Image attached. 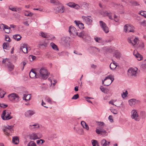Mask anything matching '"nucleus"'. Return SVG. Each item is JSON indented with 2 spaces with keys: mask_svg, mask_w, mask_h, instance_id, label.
Here are the masks:
<instances>
[{
  "mask_svg": "<svg viewBox=\"0 0 146 146\" xmlns=\"http://www.w3.org/2000/svg\"><path fill=\"white\" fill-rule=\"evenodd\" d=\"M30 94H24L23 96V100L25 101H28L30 100Z\"/></svg>",
  "mask_w": 146,
  "mask_h": 146,
  "instance_id": "obj_27",
  "label": "nucleus"
},
{
  "mask_svg": "<svg viewBox=\"0 0 146 146\" xmlns=\"http://www.w3.org/2000/svg\"><path fill=\"white\" fill-rule=\"evenodd\" d=\"M131 117L132 119L136 121H139V115L137 112L135 110H133L131 112Z\"/></svg>",
  "mask_w": 146,
  "mask_h": 146,
  "instance_id": "obj_11",
  "label": "nucleus"
},
{
  "mask_svg": "<svg viewBox=\"0 0 146 146\" xmlns=\"http://www.w3.org/2000/svg\"><path fill=\"white\" fill-rule=\"evenodd\" d=\"M24 24L26 25L27 26H29V24L28 23V22L26 21L23 23Z\"/></svg>",
  "mask_w": 146,
  "mask_h": 146,
  "instance_id": "obj_64",
  "label": "nucleus"
},
{
  "mask_svg": "<svg viewBox=\"0 0 146 146\" xmlns=\"http://www.w3.org/2000/svg\"><path fill=\"white\" fill-rule=\"evenodd\" d=\"M3 46L4 49H8L9 45L8 43H4L3 44Z\"/></svg>",
  "mask_w": 146,
  "mask_h": 146,
  "instance_id": "obj_37",
  "label": "nucleus"
},
{
  "mask_svg": "<svg viewBox=\"0 0 146 146\" xmlns=\"http://www.w3.org/2000/svg\"><path fill=\"white\" fill-rule=\"evenodd\" d=\"M6 94L5 92L0 88V96L1 98L4 97V95Z\"/></svg>",
  "mask_w": 146,
  "mask_h": 146,
  "instance_id": "obj_33",
  "label": "nucleus"
},
{
  "mask_svg": "<svg viewBox=\"0 0 146 146\" xmlns=\"http://www.w3.org/2000/svg\"><path fill=\"white\" fill-rule=\"evenodd\" d=\"M68 31L70 35H74L76 33V28L73 26L69 27Z\"/></svg>",
  "mask_w": 146,
  "mask_h": 146,
  "instance_id": "obj_13",
  "label": "nucleus"
},
{
  "mask_svg": "<svg viewBox=\"0 0 146 146\" xmlns=\"http://www.w3.org/2000/svg\"><path fill=\"white\" fill-rule=\"evenodd\" d=\"M98 126L97 127L96 130V133L98 134L102 135H105L107 133L106 130L103 129L104 126V123L103 122H98Z\"/></svg>",
  "mask_w": 146,
  "mask_h": 146,
  "instance_id": "obj_1",
  "label": "nucleus"
},
{
  "mask_svg": "<svg viewBox=\"0 0 146 146\" xmlns=\"http://www.w3.org/2000/svg\"><path fill=\"white\" fill-rule=\"evenodd\" d=\"M56 10L58 12L60 13L64 12V11L65 10L64 8L62 6L57 7Z\"/></svg>",
  "mask_w": 146,
  "mask_h": 146,
  "instance_id": "obj_23",
  "label": "nucleus"
},
{
  "mask_svg": "<svg viewBox=\"0 0 146 146\" xmlns=\"http://www.w3.org/2000/svg\"><path fill=\"white\" fill-rule=\"evenodd\" d=\"M135 50L133 53V54L135 56V57L137 58L138 60H141L143 58V57L139 54L137 53L135 54Z\"/></svg>",
  "mask_w": 146,
  "mask_h": 146,
  "instance_id": "obj_24",
  "label": "nucleus"
},
{
  "mask_svg": "<svg viewBox=\"0 0 146 146\" xmlns=\"http://www.w3.org/2000/svg\"><path fill=\"white\" fill-rule=\"evenodd\" d=\"M84 24L80 22L79 23L78 27L80 29H82L84 28Z\"/></svg>",
  "mask_w": 146,
  "mask_h": 146,
  "instance_id": "obj_46",
  "label": "nucleus"
},
{
  "mask_svg": "<svg viewBox=\"0 0 146 146\" xmlns=\"http://www.w3.org/2000/svg\"><path fill=\"white\" fill-rule=\"evenodd\" d=\"M79 95L78 94L74 95L72 98V99H77L79 98Z\"/></svg>",
  "mask_w": 146,
  "mask_h": 146,
  "instance_id": "obj_49",
  "label": "nucleus"
},
{
  "mask_svg": "<svg viewBox=\"0 0 146 146\" xmlns=\"http://www.w3.org/2000/svg\"><path fill=\"white\" fill-rule=\"evenodd\" d=\"M94 39L96 41V42L100 43L101 41V38H100L96 36H95L94 38Z\"/></svg>",
  "mask_w": 146,
  "mask_h": 146,
  "instance_id": "obj_42",
  "label": "nucleus"
},
{
  "mask_svg": "<svg viewBox=\"0 0 146 146\" xmlns=\"http://www.w3.org/2000/svg\"><path fill=\"white\" fill-rule=\"evenodd\" d=\"M50 2L51 3L54 4L55 5L60 3L58 0H50Z\"/></svg>",
  "mask_w": 146,
  "mask_h": 146,
  "instance_id": "obj_41",
  "label": "nucleus"
},
{
  "mask_svg": "<svg viewBox=\"0 0 146 146\" xmlns=\"http://www.w3.org/2000/svg\"><path fill=\"white\" fill-rule=\"evenodd\" d=\"M127 41L131 43L132 44V40H131V38H129L127 39Z\"/></svg>",
  "mask_w": 146,
  "mask_h": 146,
  "instance_id": "obj_61",
  "label": "nucleus"
},
{
  "mask_svg": "<svg viewBox=\"0 0 146 146\" xmlns=\"http://www.w3.org/2000/svg\"><path fill=\"white\" fill-rule=\"evenodd\" d=\"M39 75L44 80L48 78L49 74L47 70L44 67H42L40 69L39 71Z\"/></svg>",
  "mask_w": 146,
  "mask_h": 146,
  "instance_id": "obj_4",
  "label": "nucleus"
},
{
  "mask_svg": "<svg viewBox=\"0 0 146 146\" xmlns=\"http://www.w3.org/2000/svg\"><path fill=\"white\" fill-rule=\"evenodd\" d=\"M114 100H111V101H110L109 102V103L110 104H111L112 105H114L113 102H114Z\"/></svg>",
  "mask_w": 146,
  "mask_h": 146,
  "instance_id": "obj_63",
  "label": "nucleus"
},
{
  "mask_svg": "<svg viewBox=\"0 0 146 146\" xmlns=\"http://www.w3.org/2000/svg\"><path fill=\"white\" fill-rule=\"evenodd\" d=\"M85 98L86 99V100L87 101V102H88L91 103H92V101L89 100V99L91 98L90 97H85Z\"/></svg>",
  "mask_w": 146,
  "mask_h": 146,
  "instance_id": "obj_53",
  "label": "nucleus"
},
{
  "mask_svg": "<svg viewBox=\"0 0 146 146\" xmlns=\"http://www.w3.org/2000/svg\"><path fill=\"white\" fill-rule=\"evenodd\" d=\"M134 29V27L133 26L129 25H125L124 27V31L126 33L133 32Z\"/></svg>",
  "mask_w": 146,
  "mask_h": 146,
  "instance_id": "obj_8",
  "label": "nucleus"
},
{
  "mask_svg": "<svg viewBox=\"0 0 146 146\" xmlns=\"http://www.w3.org/2000/svg\"><path fill=\"white\" fill-rule=\"evenodd\" d=\"M6 66L8 67V69L10 71H12L14 68V66L10 61L8 62V63H7Z\"/></svg>",
  "mask_w": 146,
  "mask_h": 146,
  "instance_id": "obj_15",
  "label": "nucleus"
},
{
  "mask_svg": "<svg viewBox=\"0 0 146 146\" xmlns=\"http://www.w3.org/2000/svg\"><path fill=\"white\" fill-rule=\"evenodd\" d=\"M101 144L102 146H108L110 142H107L105 139H103L101 141Z\"/></svg>",
  "mask_w": 146,
  "mask_h": 146,
  "instance_id": "obj_20",
  "label": "nucleus"
},
{
  "mask_svg": "<svg viewBox=\"0 0 146 146\" xmlns=\"http://www.w3.org/2000/svg\"><path fill=\"white\" fill-rule=\"evenodd\" d=\"M76 34L80 37L83 38L85 36V33L84 31H82L80 33H78L76 32Z\"/></svg>",
  "mask_w": 146,
  "mask_h": 146,
  "instance_id": "obj_29",
  "label": "nucleus"
},
{
  "mask_svg": "<svg viewBox=\"0 0 146 146\" xmlns=\"http://www.w3.org/2000/svg\"><path fill=\"white\" fill-rule=\"evenodd\" d=\"M110 121L111 122H113V120L112 119V116L111 115H110L108 117Z\"/></svg>",
  "mask_w": 146,
  "mask_h": 146,
  "instance_id": "obj_54",
  "label": "nucleus"
},
{
  "mask_svg": "<svg viewBox=\"0 0 146 146\" xmlns=\"http://www.w3.org/2000/svg\"><path fill=\"white\" fill-rule=\"evenodd\" d=\"M7 106H8V105L6 104H0V107L1 108H5L7 107Z\"/></svg>",
  "mask_w": 146,
  "mask_h": 146,
  "instance_id": "obj_52",
  "label": "nucleus"
},
{
  "mask_svg": "<svg viewBox=\"0 0 146 146\" xmlns=\"http://www.w3.org/2000/svg\"><path fill=\"white\" fill-rule=\"evenodd\" d=\"M11 112L6 110H4L1 115V117L3 120H7L10 119L12 118L10 116Z\"/></svg>",
  "mask_w": 146,
  "mask_h": 146,
  "instance_id": "obj_5",
  "label": "nucleus"
},
{
  "mask_svg": "<svg viewBox=\"0 0 146 146\" xmlns=\"http://www.w3.org/2000/svg\"><path fill=\"white\" fill-rule=\"evenodd\" d=\"M114 56L117 59H119L121 57V54L119 51H115L114 53Z\"/></svg>",
  "mask_w": 146,
  "mask_h": 146,
  "instance_id": "obj_28",
  "label": "nucleus"
},
{
  "mask_svg": "<svg viewBox=\"0 0 146 146\" xmlns=\"http://www.w3.org/2000/svg\"><path fill=\"white\" fill-rule=\"evenodd\" d=\"M8 97L11 101L18 102L19 100V97L18 95L15 93L9 94Z\"/></svg>",
  "mask_w": 146,
  "mask_h": 146,
  "instance_id": "obj_7",
  "label": "nucleus"
},
{
  "mask_svg": "<svg viewBox=\"0 0 146 146\" xmlns=\"http://www.w3.org/2000/svg\"><path fill=\"white\" fill-rule=\"evenodd\" d=\"M114 80L113 76L110 75L106 77L104 80H102V84L104 86H108L112 83Z\"/></svg>",
  "mask_w": 146,
  "mask_h": 146,
  "instance_id": "obj_3",
  "label": "nucleus"
},
{
  "mask_svg": "<svg viewBox=\"0 0 146 146\" xmlns=\"http://www.w3.org/2000/svg\"><path fill=\"white\" fill-rule=\"evenodd\" d=\"M21 36L18 34H17L15 35H14L13 36V38L17 41H19L21 40Z\"/></svg>",
  "mask_w": 146,
  "mask_h": 146,
  "instance_id": "obj_26",
  "label": "nucleus"
},
{
  "mask_svg": "<svg viewBox=\"0 0 146 146\" xmlns=\"http://www.w3.org/2000/svg\"><path fill=\"white\" fill-rule=\"evenodd\" d=\"M40 35L42 37L45 38H48V35H47L46 33H45L43 32H41L40 33Z\"/></svg>",
  "mask_w": 146,
  "mask_h": 146,
  "instance_id": "obj_34",
  "label": "nucleus"
},
{
  "mask_svg": "<svg viewBox=\"0 0 146 146\" xmlns=\"http://www.w3.org/2000/svg\"><path fill=\"white\" fill-rule=\"evenodd\" d=\"M82 18L86 24L88 25H91L93 22V18L90 16H82Z\"/></svg>",
  "mask_w": 146,
  "mask_h": 146,
  "instance_id": "obj_6",
  "label": "nucleus"
},
{
  "mask_svg": "<svg viewBox=\"0 0 146 146\" xmlns=\"http://www.w3.org/2000/svg\"><path fill=\"white\" fill-rule=\"evenodd\" d=\"M13 143L15 144H17L19 143V139L17 136H14L13 137Z\"/></svg>",
  "mask_w": 146,
  "mask_h": 146,
  "instance_id": "obj_22",
  "label": "nucleus"
},
{
  "mask_svg": "<svg viewBox=\"0 0 146 146\" xmlns=\"http://www.w3.org/2000/svg\"><path fill=\"white\" fill-rule=\"evenodd\" d=\"M41 104H42V106H43L45 108H48V107L46 106H44V105H45L46 104H45V102H43V100H42V102Z\"/></svg>",
  "mask_w": 146,
  "mask_h": 146,
  "instance_id": "obj_57",
  "label": "nucleus"
},
{
  "mask_svg": "<svg viewBox=\"0 0 146 146\" xmlns=\"http://www.w3.org/2000/svg\"><path fill=\"white\" fill-rule=\"evenodd\" d=\"M5 40L6 41H8L9 42H10V41H11V39H10L9 36L7 35H5Z\"/></svg>",
  "mask_w": 146,
  "mask_h": 146,
  "instance_id": "obj_48",
  "label": "nucleus"
},
{
  "mask_svg": "<svg viewBox=\"0 0 146 146\" xmlns=\"http://www.w3.org/2000/svg\"><path fill=\"white\" fill-rule=\"evenodd\" d=\"M139 101L135 99H131L129 100V103L131 106L133 104H135L136 103H139Z\"/></svg>",
  "mask_w": 146,
  "mask_h": 146,
  "instance_id": "obj_17",
  "label": "nucleus"
},
{
  "mask_svg": "<svg viewBox=\"0 0 146 146\" xmlns=\"http://www.w3.org/2000/svg\"><path fill=\"white\" fill-rule=\"evenodd\" d=\"M139 24L143 26H146V23L145 21L143 20L142 21H140L139 22Z\"/></svg>",
  "mask_w": 146,
  "mask_h": 146,
  "instance_id": "obj_47",
  "label": "nucleus"
},
{
  "mask_svg": "<svg viewBox=\"0 0 146 146\" xmlns=\"http://www.w3.org/2000/svg\"><path fill=\"white\" fill-rule=\"evenodd\" d=\"M21 9L20 7H16V12H20L21 11Z\"/></svg>",
  "mask_w": 146,
  "mask_h": 146,
  "instance_id": "obj_51",
  "label": "nucleus"
},
{
  "mask_svg": "<svg viewBox=\"0 0 146 146\" xmlns=\"http://www.w3.org/2000/svg\"><path fill=\"white\" fill-rule=\"evenodd\" d=\"M3 28V29H10V28L7 25H5L3 24H2L0 25V28Z\"/></svg>",
  "mask_w": 146,
  "mask_h": 146,
  "instance_id": "obj_39",
  "label": "nucleus"
},
{
  "mask_svg": "<svg viewBox=\"0 0 146 146\" xmlns=\"http://www.w3.org/2000/svg\"><path fill=\"white\" fill-rule=\"evenodd\" d=\"M100 89L101 90V91L103 92H104V91L106 89H105L103 86H100Z\"/></svg>",
  "mask_w": 146,
  "mask_h": 146,
  "instance_id": "obj_58",
  "label": "nucleus"
},
{
  "mask_svg": "<svg viewBox=\"0 0 146 146\" xmlns=\"http://www.w3.org/2000/svg\"><path fill=\"white\" fill-rule=\"evenodd\" d=\"M37 75V74L33 73L31 72H30L29 73V76L31 78H33L36 77Z\"/></svg>",
  "mask_w": 146,
  "mask_h": 146,
  "instance_id": "obj_40",
  "label": "nucleus"
},
{
  "mask_svg": "<svg viewBox=\"0 0 146 146\" xmlns=\"http://www.w3.org/2000/svg\"><path fill=\"white\" fill-rule=\"evenodd\" d=\"M139 14L143 16L144 17L146 18V11H140L139 13Z\"/></svg>",
  "mask_w": 146,
  "mask_h": 146,
  "instance_id": "obj_43",
  "label": "nucleus"
},
{
  "mask_svg": "<svg viewBox=\"0 0 146 146\" xmlns=\"http://www.w3.org/2000/svg\"><path fill=\"white\" fill-rule=\"evenodd\" d=\"M100 25L106 33H107L109 32L108 27L107 26L106 24L102 21H99Z\"/></svg>",
  "mask_w": 146,
  "mask_h": 146,
  "instance_id": "obj_10",
  "label": "nucleus"
},
{
  "mask_svg": "<svg viewBox=\"0 0 146 146\" xmlns=\"http://www.w3.org/2000/svg\"><path fill=\"white\" fill-rule=\"evenodd\" d=\"M50 45L52 48L54 50L57 51L58 50V49L57 46L54 43L52 42L50 43Z\"/></svg>",
  "mask_w": 146,
  "mask_h": 146,
  "instance_id": "obj_30",
  "label": "nucleus"
},
{
  "mask_svg": "<svg viewBox=\"0 0 146 146\" xmlns=\"http://www.w3.org/2000/svg\"><path fill=\"white\" fill-rule=\"evenodd\" d=\"M13 125H5L3 129L4 134L7 136L11 135L13 132Z\"/></svg>",
  "mask_w": 146,
  "mask_h": 146,
  "instance_id": "obj_2",
  "label": "nucleus"
},
{
  "mask_svg": "<svg viewBox=\"0 0 146 146\" xmlns=\"http://www.w3.org/2000/svg\"><path fill=\"white\" fill-rule=\"evenodd\" d=\"M110 110L111 112L115 114H116L118 113V111L115 109H111Z\"/></svg>",
  "mask_w": 146,
  "mask_h": 146,
  "instance_id": "obj_45",
  "label": "nucleus"
},
{
  "mask_svg": "<svg viewBox=\"0 0 146 146\" xmlns=\"http://www.w3.org/2000/svg\"><path fill=\"white\" fill-rule=\"evenodd\" d=\"M69 7L74 8L76 9H78L80 8V6L73 2H69L66 4Z\"/></svg>",
  "mask_w": 146,
  "mask_h": 146,
  "instance_id": "obj_12",
  "label": "nucleus"
},
{
  "mask_svg": "<svg viewBox=\"0 0 146 146\" xmlns=\"http://www.w3.org/2000/svg\"><path fill=\"white\" fill-rule=\"evenodd\" d=\"M9 62V59L6 58L3 59L2 60V62L3 64H5V66H6L7 63H8V62Z\"/></svg>",
  "mask_w": 146,
  "mask_h": 146,
  "instance_id": "obj_38",
  "label": "nucleus"
},
{
  "mask_svg": "<svg viewBox=\"0 0 146 146\" xmlns=\"http://www.w3.org/2000/svg\"><path fill=\"white\" fill-rule=\"evenodd\" d=\"M139 42V40L137 38H135L133 40V42H132V44L133 46H134L136 44H138Z\"/></svg>",
  "mask_w": 146,
  "mask_h": 146,
  "instance_id": "obj_31",
  "label": "nucleus"
},
{
  "mask_svg": "<svg viewBox=\"0 0 146 146\" xmlns=\"http://www.w3.org/2000/svg\"><path fill=\"white\" fill-rule=\"evenodd\" d=\"M30 57H31L32 58V60H33L36 58V57L35 56H33L32 55H30L29 56Z\"/></svg>",
  "mask_w": 146,
  "mask_h": 146,
  "instance_id": "obj_59",
  "label": "nucleus"
},
{
  "mask_svg": "<svg viewBox=\"0 0 146 146\" xmlns=\"http://www.w3.org/2000/svg\"><path fill=\"white\" fill-rule=\"evenodd\" d=\"M47 44L45 42H44L43 43H41L40 44V46H44L45 47H46L47 46Z\"/></svg>",
  "mask_w": 146,
  "mask_h": 146,
  "instance_id": "obj_56",
  "label": "nucleus"
},
{
  "mask_svg": "<svg viewBox=\"0 0 146 146\" xmlns=\"http://www.w3.org/2000/svg\"><path fill=\"white\" fill-rule=\"evenodd\" d=\"M91 66L92 68L94 69H95L96 68V66L93 64L91 65Z\"/></svg>",
  "mask_w": 146,
  "mask_h": 146,
  "instance_id": "obj_62",
  "label": "nucleus"
},
{
  "mask_svg": "<svg viewBox=\"0 0 146 146\" xmlns=\"http://www.w3.org/2000/svg\"><path fill=\"white\" fill-rule=\"evenodd\" d=\"M93 50L95 51L96 52H100V50L99 49L96 48V47H93Z\"/></svg>",
  "mask_w": 146,
  "mask_h": 146,
  "instance_id": "obj_55",
  "label": "nucleus"
},
{
  "mask_svg": "<svg viewBox=\"0 0 146 146\" xmlns=\"http://www.w3.org/2000/svg\"><path fill=\"white\" fill-rule=\"evenodd\" d=\"M137 68H130L128 71L129 75L131 76H137Z\"/></svg>",
  "mask_w": 146,
  "mask_h": 146,
  "instance_id": "obj_9",
  "label": "nucleus"
},
{
  "mask_svg": "<svg viewBox=\"0 0 146 146\" xmlns=\"http://www.w3.org/2000/svg\"><path fill=\"white\" fill-rule=\"evenodd\" d=\"M40 126L38 123H36L35 124L29 125V128L31 129H37Z\"/></svg>",
  "mask_w": 146,
  "mask_h": 146,
  "instance_id": "obj_21",
  "label": "nucleus"
},
{
  "mask_svg": "<svg viewBox=\"0 0 146 146\" xmlns=\"http://www.w3.org/2000/svg\"><path fill=\"white\" fill-rule=\"evenodd\" d=\"M127 94L128 93L127 91H126L125 92H123L122 94H121L122 97L123 98H125L127 96Z\"/></svg>",
  "mask_w": 146,
  "mask_h": 146,
  "instance_id": "obj_44",
  "label": "nucleus"
},
{
  "mask_svg": "<svg viewBox=\"0 0 146 146\" xmlns=\"http://www.w3.org/2000/svg\"><path fill=\"white\" fill-rule=\"evenodd\" d=\"M9 9L13 11H16V7H13L11 6H9Z\"/></svg>",
  "mask_w": 146,
  "mask_h": 146,
  "instance_id": "obj_50",
  "label": "nucleus"
},
{
  "mask_svg": "<svg viewBox=\"0 0 146 146\" xmlns=\"http://www.w3.org/2000/svg\"><path fill=\"white\" fill-rule=\"evenodd\" d=\"M28 45L27 44H24L23 46H21L20 49L22 50V52L24 53H27L28 51Z\"/></svg>",
  "mask_w": 146,
  "mask_h": 146,
  "instance_id": "obj_14",
  "label": "nucleus"
},
{
  "mask_svg": "<svg viewBox=\"0 0 146 146\" xmlns=\"http://www.w3.org/2000/svg\"><path fill=\"white\" fill-rule=\"evenodd\" d=\"M37 133V135L38 136H37L38 137V139L42 137V136L41 134H40V133Z\"/></svg>",
  "mask_w": 146,
  "mask_h": 146,
  "instance_id": "obj_60",
  "label": "nucleus"
},
{
  "mask_svg": "<svg viewBox=\"0 0 146 146\" xmlns=\"http://www.w3.org/2000/svg\"><path fill=\"white\" fill-rule=\"evenodd\" d=\"M81 124L83 128L85 129L86 130L89 129V128L88 125L86 124L84 121H81Z\"/></svg>",
  "mask_w": 146,
  "mask_h": 146,
  "instance_id": "obj_25",
  "label": "nucleus"
},
{
  "mask_svg": "<svg viewBox=\"0 0 146 146\" xmlns=\"http://www.w3.org/2000/svg\"><path fill=\"white\" fill-rule=\"evenodd\" d=\"M35 113V112L33 111L28 110L25 113V116L27 117H31Z\"/></svg>",
  "mask_w": 146,
  "mask_h": 146,
  "instance_id": "obj_16",
  "label": "nucleus"
},
{
  "mask_svg": "<svg viewBox=\"0 0 146 146\" xmlns=\"http://www.w3.org/2000/svg\"><path fill=\"white\" fill-rule=\"evenodd\" d=\"M45 100L48 102L49 103L52 104V101L51 99L48 96H46L45 98Z\"/></svg>",
  "mask_w": 146,
  "mask_h": 146,
  "instance_id": "obj_36",
  "label": "nucleus"
},
{
  "mask_svg": "<svg viewBox=\"0 0 146 146\" xmlns=\"http://www.w3.org/2000/svg\"><path fill=\"white\" fill-rule=\"evenodd\" d=\"M92 143L93 146H99L98 143L97 141L95 140H92Z\"/></svg>",
  "mask_w": 146,
  "mask_h": 146,
  "instance_id": "obj_32",
  "label": "nucleus"
},
{
  "mask_svg": "<svg viewBox=\"0 0 146 146\" xmlns=\"http://www.w3.org/2000/svg\"><path fill=\"white\" fill-rule=\"evenodd\" d=\"M27 146H36V145L34 141H31L28 144Z\"/></svg>",
  "mask_w": 146,
  "mask_h": 146,
  "instance_id": "obj_35",
  "label": "nucleus"
},
{
  "mask_svg": "<svg viewBox=\"0 0 146 146\" xmlns=\"http://www.w3.org/2000/svg\"><path fill=\"white\" fill-rule=\"evenodd\" d=\"M37 133H33L29 135V138L31 140H35L38 139Z\"/></svg>",
  "mask_w": 146,
  "mask_h": 146,
  "instance_id": "obj_18",
  "label": "nucleus"
},
{
  "mask_svg": "<svg viewBox=\"0 0 146 146\" xmlns=\"http://www.w3.org/2000/svg\"><path fill=\"white\" fill-rule=\"evenodd\" d=\"M113 63H111L110 65V68L112 70H113L116 68L117 65V63L114 61H113Z\"/></svg>",
  "mask_w": 146,
  "mask_h": 146,
  "instance_id": "obj_19",
  "label": "nucleus"
}]
</instances>
